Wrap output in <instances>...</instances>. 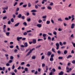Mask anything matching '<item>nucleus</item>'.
Wrapping results in <instances>:
<instances>
[{"label":"nucleus","instance_id":"nucleus-1","mask_svg":"<svg viewBox=\"0 0 75 75\" xmlns=\"http://www.w3.org/2000/svg\"><path fill=\"white\" fill-rule=\"evenodd\" d=\"M35 50V49L34 48H33L32 49V50H30V51L27 54L26 57H27V56L30 55V54L31 53V52H32V51H33V50Z\"/></svg>","mask_w":75,"mask_h":75},{"label":"nucleus","instance_id":"nucleus-2","mask_svg":"<svg viewBox=\"0 0 75 75\" xmlns=\"http://www.w3.org/2000/svg\"><path fill=\"white\" fill-rule=\"evenodd\" d=\"M56 45L57 46L56 49L58 50L59 49V43H56Z\"/></svg>","mask_w":75,"mask_h":75},{"label":"nucleus","instance_id":"nucleus-3","mask_svg":"<svg viewBox=\"0 0 75 75\" xmlns=\"http://www.w3.org/2000/svg\"><path fill=\"white\" fill-rule=\"evenodd\" d=\"M5 68H6V67H3V68L2 67H0V71H4L5 70Z\"/></svg>","mask_w":75,"mask_h":75},{"label":"nucleus","instance_id":"nucleus-4","mask_svg":"<svg viewBox=\"0 0 75 75\" xmlns=\"http://www.w3.org/2000/svg\"><path fill=\"white\" fill-rule=\"evenodd\" d=\"M22 38H23L22 37H17V40L18 41H19L20 40H21V39H22Z\"/></svg>","mask_w":75,"mask_h":75},{"label":"nucleus","instance_id":"nucleus-5","mask_svg":"<svg viewBox=\"0 0 75 75\" xmlns=\"http://www.w3.org/2000/svg\"><path fill=\"white\" fill-rule=\"evenodd\" d=\"M51 54H52V52H48L47 53V56H50L51 55Z\"/></svg>","mask_w":75,"mask_h":75},{"label":"nucleus","instance_id":"nucleus-6","mask_svg":"<svg viewBox=\"0 0 75 75\" xmlns=\"http://www.w3.org/2000/svg\"><path fill=\"white\" fill-rule=\"evenodd\" d=\"M74 26H75V25L74 24V23H72L71 25V28H74Z\"/></svg>","mask_w":75,"mask_h":75},{"label":"nucleus","instance_id":"nucleus-7","mask_svg":"<svg viewBox=\"0 0 75 75\" xmlns=\"http://www.w3.org/2000/svg\"><path fill=\"white\" fill-rule=\"evenodd\" d=\"M19 24H20V23H18L16 24L15 25H14V27H18V25H19Z\"/></svg>","mask_w":75,"mask_h":75},{"label":"nucleus","instance_id":"nucleus-8","mask_svg":"<svg viewBox=\"0 0 75 75\" xmlns=\"http://www.w3.org/2000/svg\"><path fill=\"white\" fill-rule=\"evenodd\" d=\"M10 32H6V36L8 37L10 35Z\"/></svg>","mask_w":75,"mask_h":75},{"label":"nucleus","instance_id":"nucleus-9","mask_svg":"<svg viewBox=\"0 0 75 75\" xmlns=\"http://www.w3.org/2000/svg\"><path fill=\"white\" fill-rule=\"evenodd\" d=\"M58 21H63V20H62L61 18H60L58 19Z\"/></svg>","mask_w":75,"mask_h":75},{"label":"nucleus","instance_id":"nucleus-10","mask_svg":"<svg viewBox=\"0 0 75 75\" xmlns=\"http://www.w3.org/2000/svg\"><path fill=\"white\" fill-rule=\"evenodd\" d=\"M8 6H6V7H4L2 8V10H7L8 9Z\"/></svg>","mask_w":75,"mask_h":75},{"label":"nucleus","instance_id":"nucleus-11","mask_svg":"<svg viewBox=\"0 0 75 75\" xmlns=\"http://www.w3.org/2000/svg\"><path fill=\"white\" fill-rule=\"evenodd\" d=\"M47 8V9H48V10H52V8L50 6H48Z\"/></svg>","mask_w":75,"mask_h":75},{"label":"nucleus","instance_id":"nucleus-12","mask_svg":"<svg viewBox=\"0 0 75 75\" xmlns=\"http://www.w3.org/2000/svg\"><path fill=\"white\" fill-rule=\"evenodd\" d=\"M24 46L25 47H28V44L27 42H25L24 44Z\"/></svg>","mask_w":75,"mask_h":75},{"label":"nucleus","instance_id":"nucleus-13","mask_svg":"<svg viewBox=\"0 0 75 75\" xmlns=\"http://www.w3.org/2000/svg\"><path fill=\"white\" fill-rule=\"evenodd\" d=\"M67 52L68 51L67 50H65L64 51V54H65V55H66V54H67Z\"/></svg>","mask_w":75,"mask_h":75},{"label":"nucleus","instance_id":"nucleus-14","mask_svg":"<svg viewBox=\"0 0 75 75\" xmlns=\"http://www.w3.org/2000/svg\"><path fill=\"white\" fill-rule=\"evenodd\" d=\"M37 10L34 9L31 11V12H32V13H33V12H37Z\"/></svg>","mask_w":75,"mask_h":75},{"label":"nucleus","instance_id":"nucleus-15","mask_svg":"<svg viewBox=\"0 0 75 75\" xmlns=\"http://www.w3.org/2000/svg\"><path fill=\"white\" fill-rule=\"evenodd\" d=\"M42 26V25L41 24H38V27L39 28H41Z\"/></svg>","mask_w":75,"mask_h":75},{"label":"nucleus","instance_id":"nucleus-16","mask_svg":"<svg viewBox=\"0 0 75 75\" xmlns=\"http://www.w3.org/2000/svg\"><path fill=\"white\" fill-rule=\"evenodd\" d=\"M64 74V72L62 71H61V72L59 73V75H62Z\"/></svg>","mask_w":75,"mask_h":75},{"label":"nucleus","instance_id":"nucleus-17","mask_svg":"<svg viewBox=\"0 0 75 75\" xmlns=\"http://www.w3.org/2000/svg\"><path fill=\"white\" fill-rule=\"evenodd\" d=\"M46 2L47 1V0H42V4H44L45 2Z\"/></svg>","mask_w":75,"mask_h":75},{"label":"nucleus","instance_id":"nucleus-18","mask_svg":"<svg viewBox=\"0 0 75 75\" xmlns=\"http://www.w3.org/2000/svg\"><path fill=\"white\" fill-rule=\"evenodd\" d=\"M18 50L17 49H15L14 50V52L15 53H17L18 52Z\"/></svg>","mask_w":75,"mask_h":75},{"label":"nucleus","instance_id":"nucleus-19","mask_svg":"<svg viewBox=\"0 0 75 75\" xmlns=\"http://www.w3.org/2000/svg\"><path fill=\"white\" fill-rule=\"evenodd\" d=\"M72 57V55H69L67 57V59H68V58H71V57Z\"/></svg>","mask_w":75,"mask_h":75},{"label":"nucleus","instance_id":"nucleus-20","mask_svg":"<svg viewBox=\"0 0 75 75\" xmlns=\"http://www.w3.org/2000/svg\"><path fill=\"white\" fill-rule=\"evenodd\" d=\"M33 44H35L36 43V40H33Z\"/></svg>","mask_w":75,"mask_h":75},{"label":"nucleus","instance_id":"nucleus-21","mask_svg":"<svg viewBox=\"0 0 75 75\" xmlns=\"http://www.w3.org/2000/svg\"><path fill=\"white\" fill-rule=\"evenodd\" d=\"M46 36H47V34H42L43 37H46Z\"/></svg>","mask_w":75,"mask_h":75},{"label":"nucleus","instance_id":"nucleus-22","mask_svg":"<svg viewBox=\"0 0 75 75\" xmlns=\"http://www.w3.org/2000/svg\"><path fill=\"white\" fill-rule=\"evenodd\" d=\"M14 68H15V66H14V64H13L12 67V70L14 69Z\"/></svg>","mask_w":75,"mask_h":75},{"label":"nucleus","instance_id":"nucleus-23","mask_svg":"<svg viewBox=\"0 0 75 75\" xmlns=\"http://www.w3.org/2000/svg\"><path fill=\"white\" fill-rule=\"evenodd\" d=\"M52 51L53 52H55H55H56L55 51V49H54V48L53 47L52 48Z\"/></svg>","mask_w":75,"mask_h":75},{"label":"nucleus","instance_id":"nucleus-24","mask_svg":"<svg viewBox=\"0 0 75 75\" xmlns=\"http://www.w3.org/2000/svg\"><path fill=\"white\" fill-rule=\"evenodd\" d=\"M50 23V21H47L46 22L47 24H49Z\"/></svg>","mask_w":75,"mask_h":75},{"label":"nucleus","instance_id":"nucleus-25","mask_svg":"<svg viewBox=\"0 0 75 75\" xmlns=\"http://www.w3.org/2000/svg\"><path fill=\"white\" fill-rule=\"evenodd\" d=\"M21 16H22V15H21V14H19L18 15V18H20L21 17Z\"/></svg>","mask_w":75,"mask_h":75},{"label":"nucleus","instance_id":"nucleus-26","mask_svg":"<svg viewBox=\"0 0 75 75\" xmlns=\"http://www.w3.org/2000/svg\"><path fill=\"white\" fill-rule=\"evenodd\" d=\"M31 6V3H29L28 4V6L29 7H30Z\"/></svg>","mask_w":75,"mask_h":75},{"label":"nucleus","instance_id":"nucleus-27","mask_svg":"<svg viewBox=\"0 0 75 75\" xmlns=\"http://www.w3.org/2000/svg\"><path fill=\"white\" fill-rule=\"evenodd\" d=\"M10 59H11V60H13V59H14V57L13 56H11L10 57Z\"/></svg>","mask_w":75,"mask_h":75},{"label":"nucleus","instance_id":"nucleus-28","mask_svg":"<svg viewBox=\"0 0 75 75\" xmlns=\"http://www.w3.org/2000/svg\"><path fill=\"white\" fill-rule=\"evenodd\" d=\"M23 24H24V25H25V26H27V24L25 22H24L23 23Z\"/></svg>","mask_w":75,"mask_h":75},{"label":"nucleus","instance_id":"nucleus-29","mask_svg":"<svg viewBox=\"0 0 75 75\" xmlns=\"http://www.w3.org/2000/svg\"><path fill=\"white\" fill-rule=\"evenodd\" d=\"M57 52L58 54H60L61 53V51L59 50L57 51Z\"/></svg>","mask_w":75,"mask_h":75},{"label":"nucleus","instance_id":"nucleus-30","mask_svg":"<svg viewBox=\"0 0 75 75\" xmlns=\"http://www.w3.org/2000/svg\"><path fill=\"white\" fill-rule=\"evenodd\" d=\"M27 20L28 22H29V21H31V19L30 18H28L27 19Z\"/></svg>","mask_w":75,"mask_h":75},{"label":"nucleus","instance_id":"nucleus-31","mask_svg":"<svg viewBox=\"0 0 75 75\" xmlns=\"http://www.w3.org/2000/svg\"><path fill=\"white\" fill-rule=\"evenodd\" d=\"M53 34L55 35H57V32L54 31L53 33Z\"/></svg>","mask_w":75,"mask_h":75},{"label":"nucleus","instance_id":"nucleus-32","mask_svg":"<svg viewBox=\"0 0 75 75\" xmlns=\"http://www.w3.org/2000/svg\"><path fill=\"white\" fill-rule=\"evenodd\" d=\"M50 61H54V59L53 57H51L50 59Z\"/></svg>","mask_w":75,"mask_h":75},{"label":"nucleus","instance_id":"nucleus-33","mask_svg":"<svg viewBox=\"0 0 75 75\" xmlns=\"http://www.w3.org/2000/svg\"><path fill=\"white\" fill-rule=\"evenodd\" d=\"M72 63L73 64H75V60H74L72 61Z\"/></svg>","mask_w":75,"mask_h":75},{"label":"nucleus","instance_id":"nucleus-34","mask_svg":"<svg viewBox=\"0 0 75 75\" xmlns=\"http://www.w3.org/2000/svg\"><path fill=\"white\" fill-rule=\"evenodd\" d=\"M11 22H12V23H14V18H12L11 19Z\"/></svg>","mask_w":75,"mask_h":75},{"label":"nucleus","instance_id":"nucleus-35","mask_svg":"<svg viewBox=\"0 0 75 75\" xmlns=\"http://www.w3.org/2000/svg\"><path fill=\"white\" fill-rule=\"evenodd\" d=\"M42 18H47V16L45 15V16H43L42 17Z\"/></svg>","mask_w":75,"mask_h":75},{"label":"nucleus","instance_id":"nucleus-36","mask_svg":"<svg viewBox=\"0 0 75 75\" xmlns=\"http://www.w3.org/2000/svg\"><path fill=\"white\" fill-rule=\"evenodd\" d=\"M59 43L60 45L61 46H62V45H63V44H62V42H59Z\"/></svg>","mask_w":75,"mask_h":75},{"label":"nucleus","instance_id":"nucleus-37","mask_svg":"<svg viewBox=\"0 0 75 75\" xmlns=\"http://www.w3.org/2000/svg\"><path fill=\"white\" fill-rule=\"evenodd\" d=\"M71 70H72V68H70L69 69V70H67V72L68 73V72H69V71H71Z\"/></svg>","mask_w":75,"mask_h":75},{"label":"nucleus","instance_id":"nucleus-38","mask_svg":"<svg viewBox=\"0 0 75 75\" xmlns=\"http://www.w3.org/2000/svg\"><path fill=\"white\" fill-rule=\"evenodd\" d=\"M23 34L24 35H27V32H25L23 33Z\"/></svg>","mask_w":75,"mask_h":75},{"label":"nucleus","instance_id":"nucleus-39","mask_svg":"<svg viewBox=\"0 0 75 75\" xmlns=\"http://www.w3.org/2000/svg\"><path fill=\"white\" fill-rule=\"evenodd\" d=\"M62 29L59 28L58 29V30L59 31H62Z\"/></svg>","mask_w":75,"mask_h":75},{"label":"nucleus","instance_id":"nucleus-40","mask_svg":"<svg viewBox=\"0 0 75 75\" xmlns=\"http://www.w3.org/2000/svg\"><path fill=\"white\" fill-rule=\"evenodd\" d=\"M24 71H28V68L27 67H26L24 69Z\"/></svg>","mask_w":75,"mask_h":75},{"label":"nucleus","instance_id":"nucleus-41","mask_svg":"<svg viewBox=\"0 0 75 75\" xmlns=\"http://www.w3.org/2000/svg\"><path fill=\"white\" fill-rule=\"evenodd\" d=\"M44 58H45L44 56V55L42 56L41 57L42 60V59H44Z\"/></svg>","mask_w":75,"mask_h":75},{"label":"nucleus","instance_id":"nucleus-42","mask_svg":"<svg viewBox=\"0 0 75 75\" xmlns=\"http://www.w3.org/2000/svg\"><path fill=\"white\" fill-rule=\"evenodd\" d=\"M63 58V57H58V59H62Z\"/></svg>","mask_w":75,"mask_h":75},{"label":"nucleus","instance_id":"nucleus-43","mask_svg":"<svg viewBox=\"0 0 75 75\" xmlns=\"http://www.w3.org/2000/svg\"><path fill=\"white\" fill-rule=\"evenodd\" d=\"M47 39L49 40H51V38L50 37L48 36V38H47Z\"/></svg>","mask_w":75,"mask_h":75},{"label":"nucleus","instance_id":"nucleus-44","mask_svg":"<svg viewBox=\"0 0 75 75\" xmlns=\"http://www.w3.org/2000/svg\"><path fill=\"white\" fill-rule=\"evenodd\" d=\"M9 47L10 48H14V46L13 45L10 46H9Z\"/></svg>","mask_w":75,"mask_h":75},{"label":"nucleus","instance_id":"nucleus-45","mask_svg":"<svg viewBox=\"0 0 75 75\" xmlns=\"http://www.w3.org/2000/svg\"><path fill=\"white\" fill-rule=\"evenodd\" d=\"M24 64H25V62H22L21 63V65H24Z\"/></svg>","mask_w":75,"mask_h":75},{"label":"nucleus","instance_id":"nucleus-46","mask_svg":"<svg viewBox=\"0 0 75 75\" xmlns=\"http://www.w3.org/2000/svg\"><path fill=\"white\" fill-rule=\"evenodd\" d=\"M64 19L65 20H67V21L69 20V18L68 17L65 18Z\"/></svg>","mask_w":75,"mask_h":75},{"label":"nucleus","instance_id":"nucleus-47","mask_svg":"<svg viewBox=\"0 0 75 75\" xmlns=\"http://www.w3.org/2000/svg\"><path fill=\"white\" fill-rule=\"evenodd\" d=\"M38 23H42V20L40 19L38 21Z\"/></svg>","mask_w":75,"mask_h":75},{"label":"nucleus","instance_id":"nucleus-48","mask_svg":"<svg viewBox=\"0 0 75 75\" xmlns=\"http://www.w3.org/2000/svg\"><path fill=\"white\" fill-rule=\"evenodd\" d=\"M6 18H7V16H5L3 17V20H5V19H6Z\"/></svg>","mask_w":75,"mask_h":75},{"label":"nucleus","instance_id":"nucleus-49","mask_svg":"<svg viewBox=\"0 0 75 75\" xmlns=\"http://www.w3.org/2000/svg\"><path fill=\"white\" fill-rule=\"evenodd\" d=\"M16 47L17 50H20V49H19V48H18V46L16 45Z\"/></svg>","mask_w":75,"mask_h":75},{"label":"nucleus","instance_id":"nucleus-50","mask_svg":"<svg viewBox=\"0 0 75 75\" xmlns=\"http://www.w3.org/2000/svg\"><path fill=\"white\" fill-rule=\"evenodd\" d=\"M21 17L22 20H24V19L25 18V16H22Z\"/></svg>","mask_w":75,"mask_h":75},{"label":"nucleus","instance_id":"nucleus-51","mask_svg":"<svg viewBox=\"0 0 75 75\" xmlns=\"http://www.w3.org/2000/svg\"><path fill=\"white\" fill-rule=\"evenodd\" d=\"M45 7H43L41 8V9H42V10H44V9H45Z\"/></svg>","mask_w":75,"mask_h":75},{"label":"nucleus","instance_id":"nucleus-52","mask_svg":"<svg viewBox=\"0 0 75 75\" xmlns=\"http://www.w3.org/2000/svg\"><path fill=\"white\" fill-rule=\"evenodd\" d=\"M32 59H34L35 58V56H34L32 57Z\"/></svg>","mask_w":75,"mask_h":75},{"label":"nucleus","instance_id":"nucleus-53","mask_svg":"<svg viewBox=\"0 0 75 75\" xmlns=\"http://www.w3.org/2000/svg\"><path fill=\"white\" fill-rule=\"evenodd\" d=\"M54 39H55V38H54V37H52V41H54Z\"/></svg>","mask_w":75,"mask_h":75},{"label":"nucleus","instance_id":"nucleus-54","mask_svg":"<svg viewBox=\"0 0 75 75\" xmlns=\"http://www.w3.org/2000/svg\"><path fill=\"white\" fill-rule=\"evenodd\" d=\"M26 67H30V64H27L26 65Z\"/></svg>","mask_w":75,"mask_h":75},{"label":"nucleus","instance_id":"nucleus-55","mask_svg":"<svg viewBox=\"0 0 75 75\" xmlns=\"http://www.w3.org/2000/svg\"><path fill=\"white\" fill-rule=\"evenodd\" d=\"M27 4L24 5H23V7H24V8H25L27 7Z\"/></svg>","mask_w":75,"mask_h":75},{"label":"nucleus","instance_id":"nucleus-56","mask_svg":"<svg viewBox=\"0 0 75 75\" xmlns=\"http://www.w3.org/2000/svg\"><path fill=\"white\" fill-rule=\"evenodd\" d=\"M53 4H54L52 2H51V3L49 5V6H53Z\"/></svg>","mask_w":75,"mask_h":75},{"label":"nucleus","instance_id":"nucleus-57","mask_svg":"<svg viewBox=\"0 0 75 75\" xmlns=\"http://www.w3.org/2000/svg\"><path fill=\"white\" fill-rule=\"evenodd\" d=\"M41 69L40 68H39L38 69V71L39 72H40V71H41Z\"/></svg>","mask_w":75,"mask_h":75},{"label":"nucleus","instance_id":"nucleus-58","mask_svg":"<svg viewBox=\"0 0 75 75\" xmlns=\"http://www.w3.org/2000/svg\"><path fill=\"white\" fill-rule=\"evenodd\" d=\"M17 2H16L13 5V6H16V5H17Z\"/></svg>","mask_w":75,"mask_h":75},{"label":"nucleus","instance_id":"nucleus-59","mask_svg":"<svg viewBox=\"0 0 75 75\" xmlns=\"http://www.w3.org/2000/svg\"><path fill=\"white\" fill-rule=\"evenodd\" d=\"M10 45H13V42H10Z\"/></svg>","mask_w":75,"mask_h":75},{"label":"nucleus","instance_id":"nucleus-60","mask_svg":"<svg viewBox=\"0 0 75 75\" xmlns=\"http://www.w3.org/2000/svg\"><path fill=\"white\" fill-rule=\"evenodd\" d=\"M48 34V35H52V34L51 33H49Z\"/></svg>","mask_w":75,"mask_h":75},{"label":"nucleus","instance_id":"nucleus-61","mask_svg":"<svg viewBox=\"0 0 75 75\" xmlns=\"http://www.w3.org/2000/svg\"><path fill=\"white\" fill-rule=\"evenodd\" d=\"M51 22L53 23L54 24V20H53L52 19L51 20Z\"/></svg>","mask_w":75,"mask_h":75},{"label":"nucleus","instance_id":"nucleus-62","mask_svg":"<svg viewBox=\"0 0 75 75\" xmlns=\"http://www.w3.org/2000/svg\"><path fill=\"white\" fill-rule=\"evenodd\" d=\"M2 13H6V10H4Z\"/></svg>","mask_w":75,"mask_h":75},{"label":"nucleus","instance_id":"nucleus-63","mask_svg":"<svg viewBox=\"0 0 75 75\" xmlns=\"http://www.w3.org/2000/svg\"><path fill=\"white\" fill-rule=\"evenodd\" d=\"M23 2H21L20 3L19 5L20 6H21L22 5H23Z\"/></svg>","mask_w":75,"mask_h":75},{"label":"nucleus","instance_id":"nucleus-64","mask_svg":"<svg viewBox=\"0 0 75 75\" xmlns=\"http://www.w3.org/2000/svg\"><path fill=\"white\" fill-rule=\"evenodd\" d=\"M72 44H73V47H75V43H74L73 42H72Z\"/></svg>","mask_w":75,"mask_h":75}]
</instances>
